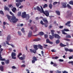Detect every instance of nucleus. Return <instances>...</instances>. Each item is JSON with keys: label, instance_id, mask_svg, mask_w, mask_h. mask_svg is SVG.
Instances as JSON below:
<instances>
[{"label": "nucleus", "instance_id": "2eb2a0df", "mask_svg": "<svg viewBox=\"0 0 73 73\" xmlns=\"http://www.w3.org/2000/svg\"><path fill=\"white\" fill-rule=\"evenodd\" d=\"M12 11H13L14 13H16V7H13V9H11Z\"/></svg>", "mask_w": 73, "mask_h": 73}, {"label": "nucleus", "instance_id": "37998d69", "mask_svg": "<svg viewBox=\"0 0 73 73\" xmlns=\"http://www.w3.org/2000/svg\"><path fill=\"white\" fill-rule=\"evenodd\" d=\"M64 49L66 52H68V51H69V49H68V48H65Z\"/></svg>", "mask_w": 73, "mask_h": 73}, {"label": "nucleus", "instance_id": "393cba45", "mask_svg": "<svg viewBox=\"0 0 73 73\" xmlns=\"http://www.w3.org/2000/svg\"><path fill=\"white\" fill-rule=\"evenodd\" d=\"M21 5V3H16V5L17 6V7H18Z\"/></svg>", "mask_w": 73, "mask_h": 73}, {"label": "nucleus", "instance_id": "f704fd0d", "mask_svg": "<svg viewBox=\"0 0 73 73\" xmlns=\"http://www.w3.org/2000/svg\"><path fill=\"white\" fill-rule=\"evenodd\" d=\"M5 11H9V8L7 7H5Z\"/></svg>", "mask_w": 73, "mask_h": 73}, {"label": "nucleus", "instance_id": "f3484780", "mask_svg": "<svg viewBox=\"0 0 73 73\" xmlns=\"http://www.w3.org/2000/svg\"><path fill=\"white\" fill-rule=\"evenodd\" d=\"M43 21H44L46 24H48V21L47 20H46V19L45 18H44L43 19Z\"/></svg>", "mask_w": 73, "mask_h": 73}, {"label": "nucleus", "instance_id": "423d86ee", "mask_svg": "<svg viewBox=\"0 0 73 73\" xmlns=\"http://www.w3.org/2000/svg\"><path fill=\"white\" fill-rule=\"evenodd\" d=\"M16 56V54L15 52H12L11 54V57L13 59L15 60L16 59V57H15Z\"/></svg>", "mask_w": 73, "mask_h": 73}, {"label": "nucleus", "instance_id": "473e14b6", "mask_svg": "<svg viewBox=\"0 0 73 73\" xmlns=\"http://www.w3.org/2000/svg\"><path fill=\"white\" fill-rule=\"evenodd\" d=\"M67 8H68L69 9H72V7H71V6H70L69 4H67Z\"/></svg>", "mask_w": 73, "mask_h": 73}, {"label": "nucleus", "instance_id": "a878e982", "mask_svg": "<svg viewBox=\"0 0 73 73\" xmlns=\"http://www.w3.org/2000/svg\"><path fill=\"white\" fill-rule=\"evenodd\" d=\"M19 59L21 60H25V58H24L23 57L21 56L19 58Z\"/></svg>", "mask_w": 73, "mask_h": 73}, {"label": "nucleus", "instance_id": "7c9ffc66", "mask_svg": "<svg viewBox=\"0 0 73 73\" xmlns=\"http://www.w3.org/2000/svg\"><path fill=\"white\" fill-rule=\"evenodd\" d=\"M72 14V13H70L69 14H68V16H67V18L70 17H71V16Z\"/></svg>", "mask_w": 73, "mask_h": 73}, {"label": "nucleus", "instance_id": "13d9d810", "mask_svg": "<svg viewBox=\"0 0 73 73\" xmlns=\"http://www.w3.org/2000/svg\"><path fill=\"white\" fill-rule=\"evenodd\" d=\"M35 60H33V59L32 61V62L33 64H34V63H35Z\"/></svg>", "mask_w": 73, "mask_h": 73}, {"label": "nucleus", "instance_id": "4c0bfd02", "mask_svg": "<svg viewBox=\"0 0 73 73\" xmlns=\"http://www.w3.org/2000/svg\"><path fill=\"white\" fill-rule=\"evenodd\" d=\"M66 38H71V36L70 35H67L66 36Z\"/></svg>", "mask_w": 73, "mask_h": 73}, {"label": "nucleus", "instance_id": "9b49d317", "mask_svg": "<svg viewBox=\"0 0 73 73\" xmlns=\"http://www.w3.org/2000/svg\"><path fill=\"white\" fill-rule=\"evenodd\" d=\"M30 52H31L32 53H36V50H37L36 49H34L32 50V49H30Z\"/></svg>", "mask_w": 73, "mask_h": 73}, {"label": "nucleus", "instance_id": "5701e85b", "mask_svg": "<svg viewBox=\"0 0 73 73\" xmlns=\"http://www.w3.org/2000/svg\"><path fill=\"white\" fill-rule=\"evenodd\" d=\"M55 12L58 16H60V11H55Z\"/></svg>", "mask_w": 73, "mask_h": 73}, {"label": "nucleus", "instance_id": "c756f323", "mask_svg": "<svg viewBox=\"0 0 73 73\" xmlns=\"http://www.w3.org/2000/svg\"><path fill=\"white\" fill-rule=\"evenodd\" d=\"M70 23H71V22H70V21H68L67 23L65 24V25H66V26H67L68 25H69V24H70Z\"/></svg>", "mask_w": 73, "mask_h": 73}, {"label": "nucleus", "instance_id": "de8ad7c7", "mask_svg": "<svg viewBox=\"0 0 73 73\" xmlns=\"http://www.w3.org/2000/svg\"><path fill=\"white\" fill-rule=\"evenodd\" d=\"M51 52H56V50H55L54 49L52 50H51Z\"/></svg>", "mask_w": 73, "mask_h": 73}, {"label": "nucleus", "instance_id": "58836bf2", "mask_svg": "<svg viewBox=\"0 0 73 73\" xmlns=\"http://www.w3.org/2000/svg\"><path fill=\"white\" fill-rule=\"evenodd\" d=\"M68 63V64H71L72 65H73V61H70Z\"/></svg>", "mask_w": 73, "mask_h": 73}, {"label": "nucleus", "instance_id": "aec40b11", "mask_svg": "<svg viewBox=\"0 0 73 73\" xmlns=\"http://www.w3.org/2000/svg\"><path fill=\"white\" fill-rule=\"evenodd\" d=\"M29 14L26 15V20H29Z\"/></svg>", "mask_w": 73, "mask_h": 73}, {"label": "nucleus", "instance_id": "5fc2aeb1", "mask_svg": "<svg viewBox=\"0 0 73 73\" xmlns=\"http://www.w3.org/2000/svg\"><path fill=\"white\" fill-rule=\"evenodd\" d=\"M68 51L70 52H73V50L71 49H69Z\"/></svg>", "mask_w": 73, "mask_h": 73}, {"label": "nucleus", "instance_id": "4468645a", "mask_svg": "<svg viewBox=\"0 0 73 73\" xmlns=\"http://www.w3.org/2000/svg\"><path fill=\"white\" fill-rule=\"evenodd\" d=\"M36 8H37V9L38 11H39V12H41V13H42V10H41V9H40V7H38V6H37L36 7Z\"/></svg>", "mask_w": 73, "mask_h": 73}, {"label": "nucleus", "instance_id": "338daca9", "mask_svg": "<svg viewBox=\"0 0 73 73\" xmlns=\"http://www.w3.org/2000/svg\"><path fill=\"white\" fill-rule=\"evenodd\" d=\"M22 56L24 58H25V55L24 54H23L22 55Z\"/></svg>", "mask_w": 73, "mask_h": 73}, {"label": "nucleus", "instance_id": "ddd939ff", "mask_svg": "<svg viewBox=\"0 0 73 73\" xmlns=\"http://www.w3.org/2000/svg\"><path fill=\"white\" fill-rule=\"evenodd\" d=\"M59 45L61 47H65V46H66V45L62 44V42H61L60 44Z\"/></svg>", "mask_w": 73, "mask_h": 73}, {"label": "nucleus", "instance_id": "f257e3e1", "mask_svg": "<svg viewBox=\"0 0 73 73\" xmlns=\"http://www.w3.org/2000/svg\"><path fill=\"white\" fill-rule=\"evenodd\" d=\"M6 16L7 17V19L10 21H12L13 23H16L19 21V19H16V18L15 16L11 17L9 15H7Z\"/></svg>", "mask_w": 73, "mask_h": 73}, {"label": "nucleus", "instance_id": "20e7f679", "mask_svg": "<svg viewBox=\"0 0 73 73\" xmlns=\"http://www.w3.org/2000/svg\"><path fill=\"white\" fill-rule=\"evenodd\" d=\"M40 7L42 10V13H43V14H44V15H45V16L47 17H48L49 15V13L48 11H44V9H43V8H42V6H40Z\"/></svg>", "mask_w": 73, "mask_h": 73}, {"label": "nucleus", "instance_id": "a18cd8bd", "mask_svg": "<svg viewBox=\"0 0 73 73\" xmlns=\"http://www.w3.org/2000/svg\"><path fill=\"white\" fill-rule=\"evenodd\" d=\"M21 31L23 33H24V32H25V31H24V28H22V29H21Z\"/></svg>", "mask_w": 73, "mask_h": 73}, {"label": "nucleus", "instance_id": "7ed1b4c3", "mask_svg": "<svg viewBox=\"0 0 73 73\" xmlns=\"http://www.w3.org/2000/svg\"><path fill=\"white\" fill-rule=\"evenodd\" d=\"M51 33L52 35V36H54L55 38H57L58 39H60V38L61 37L60 36L58 35V34H54V30H51Z\"/></svg>", "mask_w": 73, "mask_h": 73}, {"label": "nucleus", "instance_id": "bb28decb", "mask_svg": "<svg viewBox=\"0 0 73 73\" xmlns=\"http://www.w3.org/2000/svg\"><path fill=\"white\" fill-rule=\"evenodd\" d=\"M48 7L50 9H52V7H53V5H52V3H50Z\"/></svg>", "mask_w": 73, "mask_h": 73}, {"label": "nucleus", "instance_id": "49530a36", "mask_svg": "<svg viewBox=\"0 0 73 73\" xmlns=\"http://www.w3.org/2000/svg\"><path fill=\"white\" fill-rule=\"evenodd\" d=\"M18 33L19 36H21V33L20 31H18Z\"/></svg>", "mask_w": 73, "mask_h": 73}, {"label": "nucleus", "instance_id": "6ab92c4d", "mask_svg": "<svg viewBox=\"0 0 73 73\" xmlns=\"http://www.w3.org/2000/svg\"><path fill=\"white\" fill-rule=\"evenodd\" d=\"M33 47L35 50H38V46L37 45H34Z\"/></svg>", "mask_w": 73, "mask_h": 73}, {"label": "nucleus", "instance_id": "72a5a7b5", "mask_svg": "<svg viewBox=\"0 0 73 73\" xmlns=\"http://www.w3.org/2000/svg\"><path fill=\"white\" fill-rule=\"evenodd\" d=\"M20 56H22V53H21V52H20L18 55L17 56V57L18 58H19V57H20Z\"/></svg>", "mask_w": 73, "mask_h": 73}, {"label": "nucleus", "instance_id": "e433bc0d", "mask_svg": "<svg viewBox=\"0 0 73 73\" xmlns=\"http://www.w3.org/2000/svg\"><path fill=\"white\" fill-rule=\"evenodd\" d=\"M69 4L73 5V1H70L69 2Z\"/></svg>", "mask_w": 73, "mask_h": 73}, {"label": "nucleus", "instance_id": "ea45409f", "mask_svg": "<svg viewBox=\"0 0 73 73\" xmlns=\"http://www.w3.org/2000/svg\"><path fill=\"white\" fill-rule=\"evenodd\" d=\"M8 7L9 8H13V6L12 5H8Z\"/></svg>", "mask_w": 73, "mask_h": 73}, {"label": "nucleus", "instance_id": "bf43d9fd", "mask_svg": "<svg viewBox=\"0 0 73 73\" xmlns=\"http://www.w3.org/2000/svg\"><path fill=\"white\" fill-rule=\"evenodd\" d=\"M56 73H61V71L57 70L56 71Z\"/></svg>", "mask_w": 73, "mask_h": 73}, {"label": "nucleus", "instance_id": "f8f14e48", "mask_svg": "<svg viewBox=\"0 0 73 73\" xmlns=\"http://www.w3.org/2000/svg\"><path fill=\"white\" fill-rule=\"evenodd\" d=\"M46 43H49L50 44H53V42H51L49 40V39H47L46 40Z\"/></svg>", "mask_w": 73, "mask_h": 73}, {"label": "nucleus", "instance_id": "3c124183", "mask_svg": "<svg viewBox=\"0 0 73 73\" xmlns=\"http://www.w3.org/2000/svg\"><path fill=\"white\" fill-rule=\"evenodd\" d=\"M1 51H0V60H1V58H2V57H1Z\"/></svg>", "mask_w": 73, "mask_h": 73}, {"label": "nucleus", "instance_id": "69168bd1", "mask_svg": "<svg viewBox=\"0 0 73 73\" xmlns=\"http://www.w3.org/2000/svg\"><path fill=\"white\" fill-rule=\"evenodd\" d=\"M5 58H1V61H5Z\"/></svg>", "mask_w": 73, "mask_h": 73}, {"label": "nucleus", "instance_id": "b1692460", "mask_svg": "<svg viewBox=\"0 0 73 73\" xmlns=\"http://www.w3.org/2000/svg\"><path fill=\"white\" fill-rule=\"evenodd\" d=\"M21 12H19L18 13V14H17V16H18V17H20V16H21Z\"/></svg>", "mask_w": 73, "mask_h": 73}, {"label": "nucleus", "instance_id": "f03ea898", "mask_svg": "<svg viewBox=\"0 0 73 73\" xmlns=\"http://www.w3.org/2000/svg\"><path fill=\"white\" fill-rule=\"evenodd\" d=\"M11 35H8L7 37V41H6V42L7 44L8 45H11V46L13 48H15L14 45L10 44H9V41L11 40Z\"/></svg>", "mask_w": 73, "mask_h": 73}, {"label": "nucleus", "instance_id": "09e8293b", "mask_svg": "<svg viewBox=\"0 0 73 73\" xmlns=\"http://www.w3.org/2000/svg\"><path fill=\"white\" fill-rule=\"evenodd\" d=\"M58 61H59L60 62H63V61H64V60L61 59H60L58 60Z\"/></svg>", "mask_w": 73, "mask_h": 73}, {"label": "nucleus", "instance_id": "412c9836", "mask_svg": "<svg viewBox=\"0 0 73 73\" xmlns=\"http://www.w3.org/2000/svg\"><path fill=\"white\" fill-rule=\"evenodd\" d=\"M54 36H52L51 35H49V38L50 39V40H52L53 39V38H54Z\"/></svg>", "mask_w": 73, "mask_h": 73}, {"label": "nucleus", "instance_id": "774afa93", "mask_svg": "<svg viewBox=\"0 0 73 73\" xmlns=\"http://www.w3.org/2000/svg\"><path fill=\"white\" fill-rule=\"evenodd\" d=\"M63 73H68L66 71H64L63 72Z\"/></svg>", "mask_w": 73, "mask_h": 73}, {"label": "nucleus", "instance_id": "c03bdc74", "mask_svg": "<svg viewBox=\"0 0 73 73\" xmlns=\"http://www.w3.org/2000/svg\"><path fill=\"white\" fill-rule=\"evenodd\" d=\"M48 35H46L45 34L44 35V38H48Z\"/></svg>", "mask_w": 73, "mask_h": 73}, {"label": "nucleus", "instance_id": "9d476101", "mask_svg": "<svg viewBox=\"0 0 73 73\" xmlns=\"http://www.w3.org/2000/svg\"><path fill=\"white\" fill-rule=\"evenodd\" d=\"M28 36V37H31L32 36V31H29Z\"/></svg>", "mask_w": 73, "mask_h": 73}, {"label": "nucleus", "instance_id": "a211bd4d", "mask_svg": "<svg viewBox=\"0 0 73 73\" xmlns=\"http://www.w3.org/2000/svg\"><path fill=\"white\" fill-rule=\"evenodd\" d=\"M40 38H37L36 39H33V41H40Z\"/></svg>", "mask_w": 73, "mask_h": 73}, {"label": "nucleus", "instance_id": "4be33fe9", "mask_svg": "<svg viewBox=\"0 0 73 73\" xmlns=\"http://www.w3.org/2000/svg\"><path fill=\"white\" fill-rule=\"evenodd\" d=\"M0 70H1L2 72H3L4 70V67L3 66H0Z\"/></svg>", "mask_w": 73, "mask_h": 73}, {"label": "nucleus", "instance_id": "cd10ccee", "mask_svg": "<svg viewBox=\"0 0 73 73\" xmlns=\"http://www.w3.org/2000/svg\"><path fill=\"white\" fill-rule=\"evenodd\" d=\"M5 63L6 64H9V60H5Z\"/></svg>", "mask_w": 73, "mask_h": 73}, {"label": "nucleus", "instance_id": "dca6fc26", "mask_svg": "<svg viewBox=\"0 0 73 73\" xmlns=\"http://www.w3.org/2000/svg\"><path fill=\"white\" fill-rule=\"evenodd\" d=\"M38 47L39 49H43V47L40 44H38Z\"/></svg>", "mask_w": 73, "mask_h": 73}, {"label": "nucleus", "instance_id": "39448f33", "mask_svg": "<svg viewBox=\"0 0 73 73\" xmlns=\"http://www.w3.org/2000/svg\"><path fill=\"white\" fill-rule=\"evenodd\" d=\"M69 31V29H64V30H62V34L63 35H67V33L65 32H68Z\"/></svg>", "mask_w": 73, "mask_h": 73}, {"label": "nucleus", "instance_id": "a19ab883", "mask_svg": "<svg viewBox=\"0 0 73 73\" xmlns=\"http://www.w3.org/2000/svg\"><path fill=\"white\" fill-rule=\"evenodd\" d=\"M9 13H10V14H11V15H12V16H14V14L13 13H12V12L10 11Z\"/></svg>", "mask_w": 73, "mask_h": 73}, {"label": "nucleus", "instance_id": "c85d7f7f", "mask_svg": "<svg viewBox=\"0 0 73 73\" xmlns=\"http://www.w3.org/2000/svg\"><path fill=\"white\" fill-rule=\"evenodd\" d=\"M60 40L58 39L56 40V44H58L60 43Z\"/></svg>", "mask_w": 73, "mask_h": 73}, {"label": "nucleus", "instance_id": "2f4dec72", "mask_svg": "<svg viewBox=\"0 0 73 73\" xmlns=\"http://www.w3.org/2000/svg\"><path fill=\"white\" fill-rule=\"evenodd\" d=\"M33 59L35 61L37 60V58L35 56L33 57Z\"/></svg>", "mask_w": 73, "mask_h": 73}, {"label": "nucleus", "instance_id": "052dcab7", "mask_svg": "<svg viewBox=\"0 0 73 73\" xmlns=\"http://www.w3.org/2000/svg\"><path fill=\"white\" fill-rule=\"evenodd\" d=\"M23 8V5H21L19 7V9H21L22 8Z\"/></svg>", "mask_w": 73, "mask_h": 73}, {"label": "nucleus", "instance_id": "603ef678", "mask_svg": "<svg viewBox=\"0 0 73 73\" xmlns=\"http://www.w3.org/2000/svg\"><path fill=\"white\" fill-rule=\"evenodd\" d=\"M41 53L42 54V56H44V51H41Z\"/></svg>", "mask_w": 73, "mask_h": 73}, {"label": "nucleus", "instance_id": "1a4fd4ad", "mask_svg": "<svg viewBox=\"0 0 73 73\" xmlns=\"http://www.w3.org/2000/svg\"><path fill=\"white\" fill-rule=\"evenodd\" d=\"M26 12H23L22 13V15L21 17H23V18H26Z\"/></svg>", "mask_w": 73, "mask_h": 73}, {"label": "nucleus", "instance_id": "6e6552de", "mask_svg": "<svg viewBox=\"0 0 73 73\" xmlns=\"http://www.w3.org/2000/svg\"><path fill=\"white\" fill-rule=\"evenodd\" d=\"M44 35V33L43 32H41L39 33L38 34L34 35L33 36L36 37V36H38V35H40V36H42Z\"/></svg>", "mask_w": 73, "mask_h": 73}, {"label": "nucleus", "instance_id": "8fccbe9b", "mask_svg": "<svg viewBox=\"0 0 73 73\" xmlns=\"http://www.w3.org/2000/svg\"><path fill=\"white\" fill-rule=\"evenodd\" d=\"M65 40L67 41H70V39L67 38H65L64 39Z\"/></svg>", "mask_w": 73, "mask_h": 73}, {"label": "nucleus", "instance_id": "864d4df0", "mask_svg": "<svg viewBox=\"0 0 73 73\" xmlns=\"http://www.w3.org/2000/svg\"><path fill=\"white\" fill-rule=\"evenodd\" d=\"M21 67H23V68H25V64H23L21 66Z\"/></svg>", "mask_w": 73, "mask_h": 73}, {"label": "nucleus", "instance_id": "680f3d73", "mask_svg": "<svg viewBox=\"0 0 73 73\" xmlns=\"http://www.w3.org/2000/svg\"><path fill=\"white\" fill-rule=\"evenodd\" d=\"M44 25L45 27H46H46H47L48 25H46V24L44 23Z\"/></svg>", "mask_w": 73, "mask_h": 73}, {"label": "nucleus", "instance_id": "c9c22d12", "mask_svg": "<svg viewBox=\"0 0 73 73\" xmlns=\"http://www.w3.org/2000/svg\"><path fill=\"white\" fill-rule=\"evenodd\" d=\"M46 7H48V4H45L43 7V8H45Z\"/></svg>", "mask_w": 73, "mask_h": 73}, {"label": "nucleus", "instance_id": "e2e57ef3", "mask_svg": "<svg viewBox=\"0 0 73 73\" xmlns=\"http://www.w3.org/2000/svg\"><path fill=\"white\" fill-rule=\"evenodd\" d=\"M69 60H70V59H73V57H72L71 56H70L69 57Z\"/></svg>", "mask_w": 73, "mask_h": 73}, {"label": "nucleus", "instance_id": "6e6d98bb", "mask_svg": "<svg viewBox=\"0 0 73 73\" xmlns=\"http://www.w3.org/2000/svg\"><path fill=\"white\" fill-rule=\"evenodd\" d=\"M40 24H42V25H44V23H43V21H40Z\"/></svg>", "mask_w": 73, "mask_h": 73}, {"label": "nucleus", "instance_id": "4d7b16f0", "mask_svg": "<svg viewBox=\"0 0 73 73\" xmlns=\"http://www.w3.org/2000/svg\"><path fill=\"white\" fill-rule=\"evenodd\" d=\"M58 3L57 2H55L53 3V5H55L57 4Z\"/></svg>", "mask_w": 73, "mask_h": 73}, {"label": "nucleus", "instance_id": "0eeeda50", "mask_svg": "<svg viewBox=\"0 0 73 73\" xmlns=\"http://www.w3.org/2000/svg\"><path fill=\"white\" fill-rule=\"evenodd\" d=\"M61 4L62 6L61 7V8H66V3L64 2H62Z\"/></svg>", "mask_w": 73, "mask_h": 73}, {"label": "nucleus", "instance_id": "0e129e2a", "mask_svg": "<svg viewBox=\"0 0 73 73\" xmlns=\"http://www.w3.org/2000/svg\"><path fill=\"white\" fill-rule=\"evenodd\" d=\"M63 27H64L63 26H60L59 27V28H60V29H62V28H63Z\"/></svg>", "mask_w": 73, "mask_h": 73}, {"label": "nucleus", "instance_id": "79ce46f5", "mask_svg": "<svg viewBox=\"0 0 73 73\" xmlns=\"http://www.w3.org/2000/svg\"><path fill=\"white\" fill-rule=\"evenodd\" d=\"M0 14L3 15H4V13H3V11H0Z\"/></svg>", "mask_w": 73, "mask_h": 73}]
</instances>
